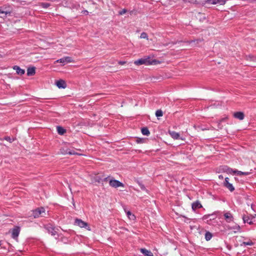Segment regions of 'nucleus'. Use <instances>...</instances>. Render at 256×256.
<instances>
[{
	"label": "nucleus",
	"mask_w": 256,
	"mask_h": 256,
	"mask_svg": "<svg viewBox=\"0 0 256 256\" xmlns=\"http://www.w3.org/2000/svg\"><path fill=\"white\" fill-rule=\"evenodd\" d=\"M159 63L158 60H151L150 56L144 57L143 58H141L138 59L136 61H134V64L136 65L140 66L142 64H145L146 66L152 65V64H156Z\"/></svg>",
	"instance_id": "f257e3e1"
},
{
	"label": "nucleus",
	"mask_w": 256,
	"mask_h": 256,
	"mask_svg": "<svg viewBox=\"0 0 256 256\" xmlns=\"http://www.w3.org/2000/svg\"><path fill=\"white\" fill-rule=\"evenodd\" d=\"M46 214L45 209L43 207L38 208L32 211V215L34 218L40 216H45Z\"/></svg>",
	"instance_id": "f03ea898"
},
{
	"label": "nucleus",
	"mask_w": 256,
	"mask_h": 256,
	"mask_svg": "<svg viewBox=\"0 0 256 256\" xmlns=\"http://www.w3.org/2000/svg\"><path fill=\"white\" fill-rule=\"evenodd\" d=\"M45 229L47 230V232L51 234L52 236H54L57 234L58 228H56L51 224H48L44 226Z\"/></svg>",
	"instance_id": "7ed1b4c3"
},
{
	"label": "nucleus",
	"mask_w": 256,
	"mask_h": 256,
	"mask_svg": "<svg viewBox=\"0 0 256 256\" xmlns=\"http://www.w3.org/2000/svg\"><path fill=\"white\" fill-rule=\"evenodd\" d=\"M109 184L110 186L114 188H117L118 187H124V184L122 182L116 180H110Z\"/></svg>",
	"instance_id": "20e7f679"
},
{
	"label": "nucleus",
	"mask_w": 256,
	"mask_h": 256,
	"mask_svg": "<svg viewBox=\"0 0 256 256\" xmlns=\"http://www.w3.org/2000/svg\"><path fill=\"white\" fill-rule=\"evenodd\" d=\"M256 217L244 214L242 216V220L244 223H248L249 224H252Z\"/></svg>",
	"instance_id": "39448f33"
},
{
	"label": "nucleus",
	"mask_w": 256,
	"mask_h": 256,
	"mask_svg": "<svg viewBox=\"0 0 256 256\" xmlns=\"http://www.w3.org/2000/svg\"><path fill=\"white\" fill-rule=\"evenodd\" d=\"M74 224L76 226H79L80 228H84L86 229H88L89 226L88 223L84 222L82 220L76 218L75 220Z\"/></svg>",
	"instance_id": "423d86ee"
},
{
	"label": "nucleus",
	"mask_w": 256,
	"mask_h": 256,
	"mask_svg": "<svg viewBox=\"0 0 256 256\" xmlns=\"http://www.w3.org/2000/svg\"><path fill=\"white\" fill-rule=\"evenodd\" d=\"M73 60L70 56H65L56 61V62L62 63L64 64H65L73 62Z\"/></svg>",
	"instance_id": "0eeeda50"
},
{
	"label": "nucleus",
	"mask_w": 256,
	"mask_h": 256,
	"mask_svg": "<svg viewBox=\"0 0 256 256\" xmlns=\"http://www.w3.org/2000/svg\"><path fill=\"white\" fill-rule=\"evenodd\" d=\"M224 220L227 222H231L234 221V217L230 212H226L224 214Z\"/></svg>",
	"instance_id": "6e6552de"
},
{
	"label": "nucleus",
	"mask_w": 256,
	"mask_h": 256,
	"mask_svg": "<svg viewBox=\"0 0 256 256\" xmlns=\"http://www.w3.org/2000/svg\"><path fill=\"white\" fill-rule=\"evenodd\" d=\"M224 186L228 188L231 192L234 190V186L232 184L229 182V178H225L224 181Z\"/></svg>",
	"instance_id": "1a4fd4ad"
},
{
	"label": "nucleus",
	"mask_w": 256,
	"mask_h": 256,
	"mask_svg": "<svg viewBox=\"0 0 256 256\" xmlns=\"http://www.w3.org/2000/svg\"><path fill=\"white\" fill-rule=\"evenodd\" d=\"M20 232V228L18 226H16L12 230V238L16 239L18 238Z\"/></svg>",
	"instance_id": "9d476101"
},
{
	"label": "nucleus",
	"mask_w": 256,
	"mask_h": 256,
	"mask_svg": "<svg viewBox=\"0 0 256 256\" xmlns=\"http://www.w3.org/2000/svg\"><path fill=\"white\" fill-rule=\"evenodd\" d=\"M56 84L59 88H64L66 87V82L62 80H60L56 81Z\"/></svg>",
	"instance_id": "9b49d317"
},
{
	"label": "nucleus",
	"mask_w": 256,
	"mask_h": 256,
	"mask_svg": "<svg viewBox=\"0 0 256 256\" xmlns=\"http://www.w3.org/2000/svg\"><path fill=\"white\" fill-rule=\"evenodd\" d=\"M220 170L222 172H224L228 174H231L232 173V169L226 166H222L220 167Z\"/></svg>",
	"instance_id": "f8f14e48"
},
{
	"label": "nucleus",
	"mask_w": 256,
	"mask_h": 256,
	"mask_svg": "<svg viewBox=\"0 0 256 256\" xmlns=\"http://www.w3.org/2000/svg\"><path fill=\"white\" fill-rule=\"evenodd\" d=\"M208 2L210 4L224 5L226 3V0H208Z\"/></svg>",
	"instance_id": "ddd939ff"
},
{
	"label": "nucleus",
	"mask_w": 256,
	"mask_h": 256,
	"mask_svg": "<svg viewBox=\"0 0 256 256\" xmlns=\"http://www.w3.org/2000/svg\"><path fill=\"white\" fill-rule=\"evenodd\" d=\"M13 69L16 71L17 74L20 76L24 74L25 72L24 70L22 69L20 66H14Z\"/></svg>",
	"instance_id": "4468645a"
},
{
	"label": "nucleus",
	"mask_w": 256,
	"mask_h": 256,
	"mask_svg": "<svg viewBox=\"0 0 256 256\" xmlns=\"http://www.w3.org/2000/svg\"><path fill=\"white\" fill-rule=\"evenodd\" d=\"M234 116L240 120H242L244 118V115L242 112H238L234 114Z\"/></svg>",
	"instance_id": "2eb2a0df"
},
{
	"label": "nucleus",
	"mask_w": 256,
	"mask_h": 256,
	"mask_svg": "<svg viewBox=\"0 0 256 256\" xmlns=\"http://www.w3.org/2000/svg\"><path fill=\"white\" fill-rule=\"evenodd\" d=\"M192 209L194 210H196L198 208H200L202 207V205L198 201H196L193 202L192 204Z\"/></svg>",
	"instance_id": "dca6fc26"
},
{
	"label": "nucleus",
	"mask_w": 256,
	"mask_h": 256,
	"mask_svg": "<svg viewBox=\"0 0 256 256\" xmlns=\"http://www.w3.org/2000/svg\"><path fill=\"white\" fill-rule=\"evenodd\" d=\"M232 173H233L234 174H236L238 176H242V175L248 176L249 174H250V172H242L236 170H232Z\"/></svg>",
	"instance_id": "f3484780"
},
{
	"label": "nucleus",
	"mask_w": 256,
	"mask_h": 256,
	"mask_svg": "<svg viewBox=\"0 0 256 256\" xmlns=\"http://www.w3.org/2000/svg\"><path fill=\"white\" fill-rule=\"evenodd\" d=\"M36 73V68L34 67L28 68L27 70V75L28 76H34Z\"/></svg>",
	"instance_id": "a211bd4d"
},
{
	"label": "nucleus",
	"mask_w": 256,
	"mask_h": 256,
	"mask_svg": "<svg viewBox=\"0 0 256 256\" xmlns=\"http://www.w3.org/2000/svg\"><path fill=\"white\" fill-rule=\"evenodd\" d=\"M140 252L145 256H154L153 254L150 250L146 248H141Z\"/></svg>",
	"instance_id": "6ab92c4d"
},
{
	"label": "nucleus",
	"mask_w": 256,
	"mask_h": 256,
	"mask_svg": "<svg viewBox=\"0 0 256 256\" xmlns=\"http://www.w3.org/2000/svg\"><path fill=\"white\" fill-rule=\"evenodd\" d=\"M110 178V176H107L104 178H102L100 177V176H96L94 178L95 182H98V183L102 182H103L107 181L108 179Z\"/></svg>",
	"instance_id": "aec40b11"
},
{
	"label": "nucleus",
	"mask_w": 256,
	"mask_h": 256,
	"mask_svg": "<svg viewBox=\"0 0 256 256\" xmlns=\"http://www.w3.org/2000/svg\"><path fill=\"white\" fill-rule=\"evenodd\" d=\"M170 136L175 140H178L180 138V135L178 132H170Z\"/></svg>",
	"instance_id": "412c9836"
},
{
	"label": "nucleus",
	"mask_w": 256,
	"mask_h": 256,
	"mask_svg": "<svg viewBox=\"0 0 256 256\" xmlns=\"http://www.w3.org/2000/svg\"><path fill=\"white\" fill-rule=\"evenodd\" d=\"M228 230H233L234 232L236 233V232L240 231V227L239 225L236 224L234 226L232 227H228Z\"/></svg>",
	"instance_id": "4be33fe9"
},
{
	"label": "nucleus",
	"mask_w": 256,
	"mask_h": 256,
	"mask_svg": "<svg viewBox=\"0 0 256 256\" xmlns=\"http://www.w3.org/2000/svg\"><path fill=\"white\" fill-rule=\"evenodd\" d=\"M254 244V242H252V240H248L247 241H244V242H242V243L240 244V246H253Z\"/></svg>",
	"instance_id": "5701e85b"
},
{
	"label": "nucleus",
	"mask_w": 256,
	"mask_h": 256,
	"mask_svg": "<svg viewBox=\"0 0 256 256\" xmlns=\"http://www.w3.org/2000/svg\"><path fill=\"white\" fill-rule=\"evenodd\" d=\"M56 129L58 133L60 135H63L66 132V130L60 126H58Z\"/></svg>",
	"instance_id": "b1692460"
},
{
	"label": "nucleus",
	"mask_w": 256,
	"mask_h": 256,
	"mask_svg": "<svg viewBox=\"0 0 256 256\" xmlns=\"http://www.w3.org/2000/svg\"><path fill=\"white\" fill-rule=\"evenodd\" d=\"M142 133L143 135L148 136L150 134V132L148 128L146 127H144L141 130Z\"/></svg>",
	"instance_id": "393cba45"
},
{
	"label": "nucleus",
	"mask_w": 256,
	"mask_h": 256,
	"mask_svg": "<svg viewBox=\"0 0 256 256\" xmlns=\"http://www.w3.org/2000/svg\"><path fill=\"white\" fill-rule=\"evenodd\" d=\"M208 218H210V220H214L216 218V216H214V214H210L204 215L203 216L202 219L205 220L208 219Z\"/></svg>",
	"instance_id": "a878e982"
},
{
	"label": "nucleus",
	"mask_w": 256,
	"mask_h": 256,
	"mask_svg": "<svg viewBox=\"0 0 256 256\" xmlns=\"http://www.w3.org/2000/svg\"><path fill=\"white\" fill-rule=\"evenodd\" d=\"M212 236V233L206 232L205 234V239L206 241L210 240Z\"/></svg>",
	"instance_id": "bb28decb"
},
{
	"label": "nucleus",
	"mask_w": 256,
	"mask_h": 256,
	"mask_svg": "<svg viewBox=\"0 0 256 256\" xmlns=\"http://www.w3.org/2000/svg\"><path fill=\"white\" fill-rule=\"evenodd\" d=\"M125 212H126V214H127V216H128V218L130 219V220H134L136 217L134 216V214H132L131 213V212L130 211H128V212H126L125 210Z\"/></svg>",
	"instance_id": "cd10ccee"
},
{
	"label": "nucleus",
	"mask_w": 256,
	"mask_h": 256,
	"mask_svg": "<svg viewBox=\"0 0 256 256\" xmlns=\"http://www.w3.org/2000/svg\"><path fill=\"white\" fill-rule=\"evenodd\" d=\"M40 6L42 8H48L50 6V4L49 3H47V2H42L40 4Z\"/></svg>",
	"instance_id": "c85d7f7f"
},
{
	"label": "nucleus",
	"mask_w": 256,
	"mask_h": 256,
	"mask_svg": "<svg viewBox=\"0 0 256 256\" xmlns=\"http://www.w3.org/2000/svg\"><path fill=\"white\" fill-rule=\"evenodd\" d=\"M163 115V112L160 110H158L156 112V116L157 117L162 116Z\"/></svg>",
	"instance_id": "c756f323"
},
{
	"label": "nucleus",
	"mask_w": 256,
	"mask_h": 256,
	"mask_svg": "<svg viewBox=\"0 0 256 256\" xmlns=\"http://www.w3.org/2000/svg\"><path fill=\"white\" fill-rule=\"evenodd\" d=\"M140 38H146V39H148V34L146 32H142L141 34H140Z\"/></svg>",
	"instance_id": "7c9ffc66"
},
{
	"label": "nucleus",
	"mask_w": 256,
	"mask_h": 256,
	"mask_svg": "<svg viewBox=\"0 0 256 256\" xmlns=\"http://www.w3.org/2000/svg\"><path fill=\"white\" fill-rule=\"evenodd\" d=\"M4 139L5 140H6V141L9 142H14V138H11L10 136H6V137H4Z\"/></svg>",
	"instance_id": "2f4dec72"
},
{
	"label": "nucleus",
	"mask_w": 256,
	"mask_h": 256,
	"mask_svg": "<svg viewBox=\"0 0 256 256\" xmlns=\"http://www.w3.org/2000/svg\"><path fill=\"white\" fill-rule=\"evenodd\" d=\"M145 141V140L144 138H137L136 140V142L138 144H141L144 143Z\"/></svg>",
	"instance_id": "473e14b6"
},
{
	"label": "nucleus",
	"mask_w": 256,
	"mask_h": 256,
	"mask_svg": "<svg viewBox=\"0 0 256 256\" xmlns=\"http://www.w3.org/2000/svg\"><path fill=\"white\" fill-rule=\"evenodd\" d=\"M0 14H10V12L4 10L2 8H0Z\"/></svg>",
	"instance_id": "72a5a7b5"
},
{
	"label": "nucleus",
	"mask_w": 256,
	"mask_h": 256,
	"mask_svg": "<svg viewBox=\"0 0 256 256\" xmlns=\"http://www.w3.org/2000/svg\"><path fill=\"white\" fill-rule=\"evenodd\" d=\"M138 184H139L142 190H146V188L140 182H138Z\"/></svg>",
	"instance_id": "f704fd0d"
},
{
	"label": "nucleus",
	"mask_w": 256,
	"mask_h": 256,
	"mask_svg": "<svg viewBox=\"0 0 256 256\" xmlns=\"http://www.w3.org/2000/svg\"><path fill=\"white\" fill-rule=\"evenodd\" d=\"M127 12V10L125 8L122 10L118 12V14L120 15H122L124 14L126 12Z\"/></svg>",
	"instance_id": "c9c22d12"
},
{
	"label": "nucleus",
	"mask_w": 256,
	"mask_h": 256,
	"mask_svg": "<svg viewBox=\"0 0 256 256\" xmlns=\"http://www.w3.org/2000/svg\"><path fill=\"white\" fill-rule=\"evenodd\" d=\"M202 40L200 39L194 40H191L190 42V43L195 42H196L197 43H198L199 42H202Z\"/></svg>",
	"instance_id": "e433bc0d"
},
{
	"label": "nucleus",
	"mask_w": 256,
	"mask_h": 256,
	"mask_svg": "<svg viewBox=\"0 0 256 256\" xmlns=\"http://www.w3.org/2000/svg\"><path fill=\"white\" fill-rule=\"evenodd\" d=\"M68 154H69L70 155H72V154H78L75 152L73 150H72V151H69Z\"/></svg>",
	"instance_id": "4c0bfd02"
},
{
	"label": "nucleus",
	"mask_w": 256,
	"mask_h": 256,
	"mask_svg": "<svg viewBox=\"0 0 256 256\" xmlns=\"http://www.w3.org/2000/svg\"><path fill=\"white\" fill-rule=\"evenodd\" d=\"M82 14L84 15H88V12L86 10H84L82 12Z\"/></svg>",
	"instance_id": "58836bf2"
},
{
	"label": "nucleus",
	"mask_w": 256,
	"mask_h": 256,
	"mask_svg": "<svg viewBox=\"0 0 256 256\" xmlns=\"http://www.w3.org/2000/svg\"><path fill=\"white\" fill-rule=\"evenodd\" d=\"M125 63H126V62H124V61H120V62H118V64H120V65H123V64H124Z\"/></svg>",
	"instance_id": "ea45409f"
},
{
	"label": "nucleus",
	"mask_w": 256,
	"mask_h": 256,
	"mask_svg": "<svg viewBox=\"0 0 256 256\" xmlns=\"http://www.w3.org/2000/svg\"><path fill=\"white\" fill-rule=\"evenodd\" d=\"M218 178L220 180H223L224 179V176L222 175H219L218 176Z\"/></svg>",
	"instance_id": "a19ab883"
},
{
	"label": "nucleus",
	"mask_w": 256,
	"mask_h": 256,
	"mask_svg": "<svg viewBox=\"0 0 256 256\" xmlns=\"http://www.w3.org/2000/svg\"><path fill=\"white\" fill-rule=\"evenodd\" d=\"M200 14H202L200 12L198 13V15H200Z\"/></svg>",
	"instance_id": "79ce46f5"
}]
</instances>
